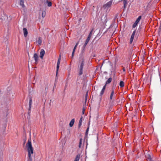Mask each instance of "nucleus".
I'll return each mask as SVG.
<instances>
[{
  "label": "nucleus",
  "mask_w": 161,
  "mask_h": 161,
  "mask_svg": "<svg viewBox=\"0 0 161 161\" xmlns=\"http://www.w3.org/2000/svg\"><path fill=\"white\" fill-rule=\"evenodd\" d=\"M105 90L102 89L100 92V95H102L104 93V91Z\"/></svg>",
  "instance_id": "28"
},
{
  "label": "nucleus",
  "mask_w": 161,
  "mask_h": 161,
  "mask_svg": "<svg viewBox=\"0 0 161 161\" xmlns=\"http://www.w3.org/2000/svg\"><path fill=\"white\" fill-rule=\"evenodd\" d=\"M91 37V36H88L87 39H86V40L88 41L89 42Z\"/></svg>",
  "instance_id": "31"
},
{
  "label": "nucleus",
  "mask_w": 161,
  "mask_h": 161,
  "mask_svg": "<svg viewBox=\"0 0 161 161\" xmlns=\"http://www.w3.org/2000/svg\"><path fill=\"white\" fill-rule=\"evenodd\" d=\"M112 80V78H109L108 80L106 82V85H107L108 84H109L111 83Z\"/></svg>",
  "instance_id": "16"
},
{
  "label": "nucleus",
  "mask_w": 161,
  "mask_h": 161,
  "mask_svg": "<svg viewBox=\"0 0 161 161\" xmlns=\"http://www.w3.org/2000/svg\"><path fill=\"white\" fill-rule=\"evenodd\" d=\"M60 60H61V56H60V55L58 57V58L57 64L56 75H57V73H58V69H59V64H60Z\"/></svg>",
  "instance_id": "5"
},
{
  "label": "nucleus",
  "mask_w": 161,
  "mask_h": 161,
  "mask_svg": "<svg viewBox=\"0 0 161 161\" xmlns=\"http://www.w3.org/2000/svg\"><path fill=\"white\" fill-rule=\"evenodd\" d=\"M82 139L80 138V142L79 145V148H80L81 147L82 143Z\"/></svg>",
  "instance_id": "24"
},
{
  "label": "nucleus",
  "mask_w": 161,
  "mask_h": 161,
  "mask_svg": "<svg viewBox=\"0 0 161 161\" xmlns=\"http://www.w3.org/2000/svg\"><path fill=\"white\" fill-rule=\"evenodd\" d=\"M66 86H67V85H66V86H65V89L66 87Z\"/></svg>",
  "instance_id": "40"
},
{
  "label": "nucleus",
  "mask_w": 161,
  "mask_h": 161,
  "mask_svg": "<svg viewBox=\"0 0 161 161\" xmlns=\"http://www.w3.org/2000/svg\"><path fill=\"white\" fill-rule=\"evenodd\" d=\"M141 18H142V16H139L137 18V19H136L135 22H136L137 23H138L139 22V21L141 20Z\"/></svg>",
  "instance_id": "23"
},
{
  "label": "nucleus",
  "mask_w": 161,
  "mask_h": 161,
  "mask_svg": "<svg viewBox=\"0 0 161 161\" xmlns=\"http://www.w3.org/2000/svg\"><path fill=\"white\" fill-rule=\"evenodd\" d=\"M93 31V29H92V30H91V31H90L89 35V36H91L92 37V32Z\"/></svg>",
  "instance_id": "29"
},
{
  "label": "nucleus",
  "mask_w": 161,
  "mask_h": 161,
  "mask_svg": "<svg viewBox=\"0 0 161 161\" xmlns=\"http://www.w3.org/2000/svg\"><path fill=\"white\" fill-rule=\"evenodd\" d=\"M82 117H81V118L80 119L79 124H78V127L79 128L80 127L81 125H82Z\"/></svg>",
  "instance_id": "14"
},
{
  "label": "nucleus",
  "mask_w": 161,
  "mask_h": 161,
  "mask_svg": "<svg viewBox=\"0 0 161 161\" xmlns=\"http://www.w3.org/2000/svg\"><path fill=\"white\" fill-rule=\"evenodd\" d=\"M32 103V99L31 97L29 98V108L28 112V114L29 116H30L31 113V105Z\"/></svg>",
  "instance_id": "4"
},
{
  "label": "nucleus",
  "mask_w": 161,
  "mask_h": 161,
  "mask_svg": "<svg viewBox=\"0 0 161 161\" xmlns=\"http://www.w3.org/2000/svg\"><path fill=\"white\" fill-rule=\"evenodd\" d=\"M89 127H88V128H87L86 130V133H85V138H84V139L85 140L86 139V140H87V135L88 134V131H89Z\"/></svg>",
  "instance_id": "12"
},
{
  "label": "nucleus",
  "mask_w": 161,
  "mask_h": 161,
  "mask_svg": "<svg viewBox=\"0 0 161 161\" xmlns=\"http://www.w3.org/2000/svg\"><path fill=\"white\" fill-rule=\"evenodd\" d=\"M84 59L81 58L79 60V64L78 66V75L79 76L81 75L83 73V68L84 66Z\"/></svg>",
  "instance_id": "2"
},
{
  "label": "nucleus",
  "mask_w": 161,
  "mask_h": 161,
  "mask_svg": "<svg viewBox=\"0 0 161 161\" xmlns=\"http://www.w3.org/2000/svg\"><path fill=\"white\" fill-rule=\"evenodd\" d=\"M47 6L48 7H50L52 6V3L51 2H48V0L47 1Z\"/></svg>",
  "instance_id": "25"
},
{
  "label": "nucleus",
  "mask_w": 161,
  "mask_h": 161,
  "mask_svg": "<svg viewBox=\"0 0 161 161\" xmlns=\"http://www.w3.org/2000/svg\"><path fill=\"white\" fill-rule=\"evenodd\" d=\"M78 43L77 42V43H76V45L75 46H76V47H77L78 45Z\"/></svg>",
  "instance_id": "39"
},
{
  "label": "nucleus",
  "mask_w": 161,
  "mask_h": 161,
  "mask_svg": "<svg viewBox=\"0 0 161 161\" xmlns=\"http://www.w3.org/2000/svg\"><path fill=\"white\" fill-rule=\"evenodd\" d=\"M88 42H89L88 41H86V40L85 43L87 44Z\"/></svg>",
  "instance_id": "35"
},
{
  "label": "nucleus",
  "mask_w": 161,
  "mask_h": 161,
  "mask_svg": "<svg viewBox=\"0 0 161 161\" xmlns=\"http://www.w3.org/2000/svg\"><path fill=\"white\" fill-rule=\"evenodd\" d=\"M45 54V51L43 49H42L41 50V52L40 53V58H41L42 59Z\"/></svg>",
  "instance_id": "7"
},
{
  "label": "nucleus",
  "mask_w": 161,
  "mask_h": 161,
  "mask_svg": "<svg viewBox=\"0 0 161 161\" xmlns=\"http://www.w3.org/2000/svg\"><path fill=\"white\" fill-rule=\"evenodd\" d=\"M74 122H75V119H73L71 120V121L69 123V126L70 127H72L73 126V125Z\"/></svg>",
  "instance_id": "13"
},
{
  "label": "nucleus",
  "mask_w": 161,
  "mask_h": 161,
  "mask_svg": "<svg viewBox=\"0 0 161 161\" xmlns=\"http://www.w3.org/2000/svg\"><path fill=\"white\" fill-rule=\"evenodd\" d=\"M88 92H87L86 93V96H85V102H86V100L87 99V96H88Z\"/></svg>",
  "instance_id": "30"
},
{
  "label": "nucleus",
  "mask_w": 161,
  "mask_h": 161,
  "mask_svg": "<svg viewBox=\"0 0 161 161\" xmlns=\"http://www.w3.org/2000/svg\"><path fill=\"white\" fill-rule=\"evenodd\" d=\"M107 85H106V84H105V85L103 86V89H104L105 90V88H106V86Z\"/></svg>",
  "instance_id": "33"
},
{
  "label": "nucleus",
  "mask_w": 161,
  "mask_h": 161,
  "mask_svg": "<svg viewBox=\"0 0 161 161\" xmlns=\"http://www.w3.org/2000/svg\"><path fill=\"white\" fill-rule=\"evenodd\" d=\"M114 94V90H113L111 92V94L110 95V99L111 100H112L113 99V97Z\"/></svg>",
  "instance_id": "19"
},
{
  "label": "nucleus",
  "mask_w": 161,
  "mask_h": 161,
  "mask_svg": "<svg viewBox=\"0 0 161 161\" xmlns=\"http://www.w3.org/2000/svg\"><path fill=\"white\" fill-rule=\"evenodd\" d=\"M87 44H86V43H85V44H84L83 46V47L85 48V47L86 46Z\"/></svg>",
  "instance_id": "37"
},
{
  "label": "nucleus",
  "mask_w": 161,
  "mask_h": 161,
  "mask_svg": "<svg viewBox=\"0 0 161 161\" xmlns=\"http://www.w3.org/2000/svg\"><path fill=\"white\" fill-rule=\"evenodd\" d=\"M46 14V12L45 11H43L42 13V18H44Z\"/></svg>",
  "instance_id": "26"
},
{
  "label": "nucleus",
  "mask_w": 161,
  "mask_h": 161,
  "mask_svg": "<svg viewBox=\"0 0 161 161\" xmlns=\"http://www.w3.org/2000/svg\"><path fill=\"white\" fill-rule=\"evenodd\" d=\"M137 24H138V23H137L136 22H135L132 26L133 28H135Z\"/></svg>",
  "instance_id": "27"
},
{
  "label": "nucleus",
  "mask_w": 161,
  "mask_h": 161,
  "mask_svg": "<svg viewBox=\"0 0 161 161\" xmlns=\"http://www.w3.org/2000/svg\"><path fill=\"white\" fill-rule=\"evenodd\" d=\"M114 85V83L113 84V86Z\"/></svg>",
  "instance_id": "41"
},
{
  "label": "nucleus",
  "mask_w": 161,
  "mask_h": 161,
  "mask_svg": "<svg viewBox=\"0 0 161 161\" xmlns=\"http://www.w3.org/2000/svg\"><path fill=\"white\" fill-rule=\"evenodd\" d=\"M87 44H86V43H85V44H84L83 46V47L85 48V47L86 46Z\"/></svg>",
  "instance_id": "36"
},
{
  "label": "nucleus",
  "mask_w": 161,
  "mask_h": 161,
  "mask_svg": "<svg viewBox=\"0 0 161 161\" xmlns=\"http://www.w3.org/2000/svg\"><path fill=\"white\" fill-rule=\"evenodd\" d=\"M24 140V143H23V145L24 146V145L25 143V142H26V139H25Z\"/></svg>",
  "instance_id": "34"
},
{
  "label": "nucleus",
  "mask_w": 161,
  "mask_h": 161,
  "mask_svg": "<svg viewBox=\"0 0 161 161\" xmlns=\"http://www.w3.org/2000/svg\"><path fill=\"white\" fill-rule=\"evenodd\" d=\"M23 31L24 36L25 37H26L28 34V31L27 29L25 28H24L23 29Z\"/></svg>",
  "instance_id": "10"
},
{
  "label": "nucleus",
  "mask_w": 161,
  "mask_h": 161,
  "mask_svg": "<svg viewBox=\"0 0 161 161\" xmlns=\"http://www.w3.org/2000/svg\"><path fill=\"white\" fill-rule=\"evenodd\" d=\"M36 43L38 44L39 45H41L42 44V40L41 38L40 37H38V38L36 41Z\"/></svg>",
  "instance_id": "11"
},
{
  "label": "nucleus",
  "mask_w": 161,
  "mask_h": 161,
  "mask_svg": "<svg viewBox=\"0 0 161 161\" xmlns=\"http://www.w3.org/2000/svg\"><path fill=\"white\" fill-rule=\"evenodd\" d=\"M123 71H124V72H125V68H123Z\"/></svg>",
  "instance_id": "38"
},
{
  "label": "nucleus",
  "mask_w": 161,
  "mask_h": 161,
  "mask_svg": "<svg viewBox=\"0 0 161 161\" xmlns=\"http://www.w3.org/2000/svg\"><path fill=\"white\" fill-rule=\"evenodd\" d=\"M119 86L120 87H123L124 86V83L123 81H120L119 83Z\"/></svg>",
  "instance_id": "22"
},
{
  "label": "nucleus",
  "mask_w": 161,
  "mask_h": 161,
  "mask_svg": "<svg viewBox=\"0 0 161 161\" xmlns=\"http://www.w3.org/2000/svg\"><path fill=\"white\" fill-rule=\"evenodd\" d=\"M33 57L34 58L35 60L36 63L37 64V63L38 62V59L39 57L38 54L36 53H34Z\"/></svg>",
  "instance_id": "9"
},
{
  "label": "nucleus",
  "mask_w": 161,
  "mask_h": 161,
  "mask_svg": "<svg viewBox=\"0 0 161 161\" xmlns=\"http://www.w3.org/2000/svg\"><path fill=\"white\" fill-rule=\"evenodd\" d=\"M80 156V154H77L74 161H79Z\"/></svg>",
  "instance_id": "18"
},
{
  "label": "nucleus",
  "mask_w": 161,
  "mask_h": 161,
  "mask_svg": "<svg viewBox=\"0 0 161 161\" xmlns=\"http://www.w3.org/2000/svg\"><path fill=\"white\" fill-rule=\"evenodd\" d=\"M24 0H20L19 2V4L22 6V8L25 7V5L24 4Z\"/></svg>",
  "instance_id": "17"
},
{
  "label": "nucleus",
  "mask_w": 161,
  "mask_h": 161,
  "mask_svg": "<svg viewBox=\"0 0 161 161\" xmlns=\"http://www.w3.org/2000/svg\"><path fill=\"white\" fill-rule=\"evenodd\" d=\"M112 3V0L109 1L103 6V8L104 9H106L107 8L108 9L109 8L111 7Z\"/></svg>",
  "instance_id": "3"
},
{
  "label": "nucleus",
  "mask_w": 161,
  "mask_h": 161,
  "mask_svg": "<svg viewBox=\"0 0 161 161\" xmlns=\"http://www.w3.org/2000/svg\"><path fill=\"white\" fill-rule=\"evenodd\" d=\"M136 30H135L133 31V33H132V35H131V37H130V44H131L132 43V42L133 41V39H134V36H135V33H136Z\"/></svg>",
  "instance_id": "6"
},
{
  "label": "nucleus",
  "mask_w": 161,
  "mask_h": 161,
  "mask_svg": "<svg viewBox=\"0 0 161 161\" xmlns=\"http://www.w3.org/2000/svg\"><path fill=\"white\" fill-rule=\"evenodd\" d=\"M76 47H77L76 46H75L73 49V51L72 52V58L73 57V56H74V53L75 51V50L76 49Z\"/></svg>",
  "instance_id": "21"
},
{
  "label": "nucleus",
  "mask_w": 161,
  "mask_h": 161,
  "mask_svg": "<svg viewBox=\"0 0 161 161\" xmlns=\"http://www.w3.org/2000/svg\"><path fill=\"white\" fill-rule=\"evenodd\" d=\"M124 8L125 9L127 5V0H123Z\"/></svg>",
  "instance_id": "15"
},
{
  "label": "nucleus",
  "mask_w": 161,
  "mask_h": 161,
  "mask_svg": "<svg viewBox=\"0 0 161 161\" xmlns=\"http://www.w3.org/2000/svg\"><path fill=\"white\" fill-rule=\"evenodd\" d=\"M85 110V108L83 107V109H82V113L83 114H84Z\"/></svg>",
  "instance_id": "32"
},
{
  "label": "nucleus",
  "mask_w": 161,
  "mask_h": 161,
  "mask_svg": "<svg viewBox=\"0 0 161 161\" xmlns=\"http://www.w3.org/2000/svg\"><path fill=\"white\" fill-rule=\"evenodd\" d=\"M6 123L4 124L2 127H0V130L2 132H4L6 130Z\"/></svg>",
  "instance_id": "8"
},
{
  "label": "nucleus",
  "mask_w": 161,
  "mask_h": 161,
  "mask_svg": "<svg viewBox=\"0 0 161 161\" xmlns=\"http://www.w3.org/2000/svg\"><path fill=\"white\" fill-rule=\"evenodd\" d=\"M26 147L28 152V159L27 161H32L31 156L33 154V148L31 144V137L28 140V142L26 145Z\"/></svg>",
  "instance_id": "1"
},
{
  "label": "nucleus",
  "mask_w": 161,
  "mask_h": 161,
  "mask_svg": "<svg viewBox=\"0 0 161 161\" xmlns=\"http://www.w3.org/2000/svg\"><path fill=\"white\" fill-rule=\"evenodd\" d=\"M146 157L149 161H151V156L149 154H147V155H146Z\"/></svg>",
  "instance_id": "20"
}]
</instances>
